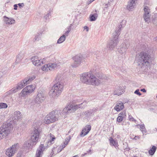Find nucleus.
<instances>
[{"mask_svg":"<svg viewBox=\"0 0 157 157\" xmlns=\"http://www.w3.org/2000/svg\"><path fill=\"white\" fill-rule=\"evenodd\" d=\"M12 124L7 123L3 124L0 128V139H1L8 135L10 131L12 129Z\"/></svg>","mask_w":157,"mask_h":157,"instance_id":"8","label":"nucleus"},{"mask_svg":"<svg viewBox=\"0 0 157 157\" xmlns=\"http://www.w3.org/2000/svg\"><path fill=\"white\" fill-rule=\"evenodd\" d=\"M87 154V153H85L84 154H82L81 155H82V156H84L85 155H86Z\"/></svg>","mask_w":157,"mask_h":157,"instance_id":"61","label":"nucleus"},{"mask_svg":"<svg viewBox=\"0 0 157 157\" xmlns=\"http://www.w3.org/2000/svg\"><path fill=\"white\" fill-rule=\"evenodd\" d=\"M72 24H71L70 26L69 27H67V29L68 30H69V31H70L71 30V27H72Z\"/></svg>","mask_w":157,"mask_h":157,"instance_id":"51","label":"nucleus"},{"mask_svg":"<svg viewBox=\"0 0 157 157\" xmlns=\"http://www.w3.org/2000/svg\"><path fill=\"white\" fill-rule=\"evenodd\" d=\"M118 115L121 116L122 117L124 118L126 116V112L124 111L121 112Z\"/></svg>","mask_w":157,"mask_h":157,"instance_id":"40","label":"nucleus"},{"mask_svg":"<svg viewBox=\"0 0 157 157\" xmlns=\"http://www.w3.org/2000/svg\"><path fill=\"white\" fill-rule=\"evenodd\" d=\"M91 129V126L90 125H86L82 130L81 132L80 136L81 137H83L87 134Z\"/></svg>","mask_w":157,"mask_h":157,"instance_id":"16","label":"nucleus"},{"mask_svg":"<svg viewBox=\"0 0 157 157\" xmlns=\"http://www.w3.org/2000/svg\"><path fill=\"white\" fill-rule=\"evenodd\" d=\"M123 118H124L122 117L121 116L118 115V117L117 118V121L118 122L120 123L122 121Z\"/></svg>","mask_w":157,"mask_h":157,"instance_id":"41","label":"nucleus"},{"mask_svg":"<svg viewBox=\"0 0 157 157\" xmlns=\"http://www.w3.org/2000/svg\"><path fill=\"white\" fill-rule=\"evenodd\" d=\"M96 75L100 79H103L105 78V76L104 75H102L101 74L99 75Z\"/></svg>","mask_w":157,"mask_h":157,"instance_id":"46","label":"nucleus"},{"mask_svg":"<svg viewBox=\"0 0 157 157\" xmlns=\"http://www.w3.org/2000/svg\"><path fill=\"white\" fill-rule=\"evenodd\" d=\"M83 57L82 55H77L73 57V59L74 60V63L72 65V67H78L81 62L82 61Z\"/></svg>","mask_w":157,"mask_h":157,"instance_id":"14","label":"nucleus"},{"mask_svg":"<svg viewBox=\"0 0 157 157\" xmlns=\"http://www.w3.org/2000/svg\"><path fill=\"white\" fill-rule=\"evenodd\" d=\"M109 140L110 145L114 146L116 149L118 147L117 142L116 140L113 139L111 137L109 138Z\"/></svg>","mask_w":157,"mask_h":157,"instance_id":"25","label":"nucleus"},{"mask_svg":"<svg viewBox=\"0 0 157 157\" xmlns=\"http://www.w3.org/2000/svg\"><path fill=\"white\" fill-rule=\"evenodd\" d=\"M153 40H157V36L156 37H155V38H154L153 39Z\"/></svg>","mask_w":157,"mask_h":157,"instance_id":"64","label":"nucleus"},{"mask_svg":"<svg viewBox=\"0 0 157 157\" xmlns=\"http://www.w3.org/2000/svg\"><path fill=\"white\" fill-rule=\"evenodd\" d=\"M4 22L8 25H12L15 22V20L12 18H9L6 16L3 17Z\"/></svg>","mask_w":157,"mask_h":157,"instance_id":"20","label":"nucleus"},{"mask_svg":"<svg viewBox=\"0 0 157 157\" xmlns=\"http://www.w3.org/2000/svg\"><path fill=\"white\" fill-rule=\"evenodd\" d=\"M19 144L18 143H15L11 146L10 148L12 149L13 150V152H14L15 153L16 151L19 149Z\"/></svg>","mask_w":157,"mask_h":157,"instance_id":"30","label":"nucleus"},{"mask_svg":"<svg viewBox=\"0 0 157 157\" xmlns=\"http://www.w3.org/2000/svg\"><path fill=\"white\" fill-rule=\"evenodd\" d=\"M81 81L87 84L98 85L100 81L92 74V71L82 74L80 76Z\"/></svg>","mask_w":157,"mask_h":157,"instance_id":"1","label":"nucleus"},{"mask_svg":"<svg viewBox=\"0 0 157 157\" xmlns=\"http://www.w3.org/2000/svg\"><path fill=\"white\" fill-rule=\"evenodd\" d=\"M135 59L139 66H147L151 61L150 55L148 53L144 52L137 54L136 56Z\"/></svg>","mask_w":157,"mask_h":157,"instance_id":"4","label":"nucleus"},{"mask_svg":"<svg viewBox=\"0 0 157 157\" xmlns=\"http://www.w3.org/2000/svg\"><path fill=\"white\" fill-rule=\"evenodd\" d=\"M71 139V136H70L69 137V138L68 139L67 138V140L65 139V140H67V141L69 140V142Z\"/></svg>","mask_w":157,"mask_h":157,"instance_id":"59","label":"nucleus"},{"mask_svg":"<svg viewBox=\"0 0 157 157\" xmlns=\"http://www.w3.org/2000/svg\"><path fill=\"white\" fill-rule=\"evenodd\" d=\"M50 141L48 142V143H50L51 144H52L54 143V140L56 139L55 136L51 133L50 134Z\"/></svg>","mask_w":157,"mask_h":157,"instance_id":"36","label":"nucleus"},{"mask_svg":"<svg viewBox=\"0 0 157 157\" xmlns=\"http://www.w3.org/2000/svg\"><path fill=\"white\" fill-rule=\"evenodd\" d=\"M84 29L86 30V31L88 32L89 30V28L87 26H85L84 27Z\"/></svg>","mask_w":157,"mask_h":157,"instance_id":"53","label":"nucleus"},{"mask_svg":"<svg viewBox=\"0 0 157 157\" xmlns=\"http://www.w3.org/2000/svg\"><path fill=\"white\" fill-rule=\"evenodd\" d=\"M140 91L144 93H145L146 92V90L144 88L141 89Z\"/></svg>","mask_w":157,"mask_h":157,"instance_id":"56","label":"nucleus"},{"mask_svg":"<svg viewBox=\"0 0 157 157\" xmlns=\"http://www.w3.org/2000/svg\"><path fill=\"white\" fill-rule=\"evenodd\" d=\"M61 64V63L59 61H56L53 63H49L44 65L42 67L41 69L42 71H52L55 68H60Z\"/></svg>","mask_w":157,"mask_h":157,"instance_id":"9","label":"nucleus"},{"mask_svg":"<svg viewBox=\"0 0 157 157\" xmlns=\"http://www.w3.org/2000/svg\"><path fill=\"white\" fill-rule=\"evenodd\" d=\"M40 130L37 128H35L33 132V134L32 135L30 140L26 141L24 143L23 147L26 149H32L33 146L36 145L38 142Z\"/></svg>","mask_w":157,"mask_h":157,"instance_id":"2","label":"nucleus"},{"mask_svg":"<svg viewBox=\"0 0 157 157\" xmlns=\"http://www.w3.org/2000/svg\"><path fill=\"white\" fill-rule=\"evenodd\" d=\"M24 55L22 52L20 53L17 56V59L15 62L16 64L20 62L21 60L23 58Z\"/></svg>","mask_w":157,"mask_h":157,"instance_id":"27","label":"nucleus"},{"mask_svg":"<svg viewBox=\"0 0 157 157\" xmlns=\"http://www.w3.org/2000/svg\"><path fill=\"white\" fill-rule=\"evenodd\" d=\"M124 92V87L120 86L117 87V89L114 92V95H121Z\"/></svg>","mask_w":157,"mask_h":157,"instance_id":"19","label":"nucleus"},{"mask_svg":"<svg viewBox=\"0 0 157 157\" xmlns=\"http://www.w3.org/2000/svg\"><path fill=\"white\" fill-rule=\"evenodd\" d=\"M69 142V140H66L65 141H64L63 144H62L61 146L60 147H61V148H62V146H65V147H66V145L68 144V143Z\"/></svg>","mask_w":157,"mask_h":157,"instance_id":"42","label":"nucleus"},{"mask_svg":"<svg viewBox=\"0 0 157 157\" xmlns=\"http://www.w3.org/2000/svg\"><path fill=\"white\" fill-rule=\"evenodd\" d=\"M139 125L140 126V130L143 133H146L147 131L144 125V124H139Z\"/></svg>","mask_w":157,"mask_h":157,"instance_id":"35","label":"nucleus"},{"mask_svg":"<svg viewBox=\"0 0 157 157\" xmlns=\"http://www.w3.org/2000/svg\"><path fill=\"white\" fill-rule=\"evenodd\" d=\"M13 150L10 148H8L6 150V156H3L2 157H11L13 156L15 153L14 152H13Z\"/></svg>","mask_w":157,"mask_h":157,"instance_id":"21","label":"nucleus"},{"mask_svg":"<svg viewBox=\"0 0 157 157\" xmlns=\"http://www.w3.org/2000/svg\"><path fill=\"white\" fill-rule=\"evenodd\" d=\"M18 91V90L16 87H13L11 90H9V91L6 92L5 94L6 95H8L12 94L15 93H16Z\"/></svg>","mask_w":157,"mask_h":157,"instance_id":"28","label":"nucleus"},{"mask_svg":"<svg viewBox=\"0 0 157 157\" xmlns=\"http://www.w3.org/2000/svg\"><path fill=\"white\" fill-rule=\"evenodd\" d=\"M152 22L155 25H157V14H155L154 16L153 17Z\"/></svg>","mask_w":157,"mask_h":157,"instance_id":"37","label":"nucleus"},{"mask_svg":"<svg viewBox=\"0 0 157 157\" xmlns=\"http://www.w3.org/2000/svg\"><path fill=\"white\" fill-rule=\"evenodd\" d=\"M65 148V146H62V148L61 147H60L57 150V152L59 153L64 148Z\"/></svg>","mask_w":157,"mask_h":157,"instance_id":"47","label":"nucleus"},{"mask_svg":"<svg viewBox=\"0 0 157 157\" xmlns=\"http://www.w3.org/2000/svg\"><path fill=\"white\" fill-rule=\"evenodd\" d=\"M91 2H90V1H87L86 2V4L89 5L90 3Z\"/></svg>","mask_w":157,"mask_h":157,"instance_id":"58","label":"nucleus"},{"mask_svg":"<svg viewBox=\"0 0 157 157\" xmlns=\"http://www.w3.org/2000/svg\"><path fill=\"white\" fill-rule=\"evenodd\" d=\"M148 110L149 111H153L154 110V109L153 108H150L148 109Z\"/></svg>","mask_w":157,"mask_h":157,"instance_id":"57","label":"nucleus"},{"mask_svg":"<svg viewBox=\"0 0 157 157\" xmlns=\"http://www.w3.org/2000/svg\"><path fill=\"white\" fill-rule=\"evenodd\" d=\"M26 85H27L25 82L24 80V79L17 83L16 88L17 90H21Z\"/></svg>","mask_w":157,"mask_h":157,"instance_id":"24","label":"nucleus"},{"mask_svg":"<svg viewBox=\"0 0 157 157\" xmlns=\"http://www.w3.org/2000/svg\"><path fill=\"white\" fill-rule=\"evenodd\" d=\"M14 9L15 10H17V7H18L17 5L15 4L13 6Z\"/></svg>","mask_w":157,"mask_h":157,"instance_id":"55","label":"nucleus"},{"mask_svg":"<svg viewBox=\"0 0 157 157\" xmlns=\"http://www.w3.org/2000/svg\"><path fill=\"white\" fill-rule=\"evenodd\" d=\"M60 75H58L57 76L56 80L58 82L54 85L49 92L50 96L52 98H56L58 97L61 94L63 90V86L62 82H59V81L61 80Z\"/></svg>","mask_w":157,"mask_h":157,"instance_id":"3","label":"nucleus"},{"mask_svg":"<svg viewBox=\"0 0 157 157\" xmlns=\"http://www.w3.org/2000/svg\"><path fill=\"white\" fill-rule=\"evenodd\" d=\"M129 120L132 121H135L136 122V120L131 116L129 115Z\"/></svg>","mask_w":157,"mask_h":157,"instance_id":"43","label":"nucleus"},{"mask_svg":"<svg viewBox=\"0 0 157 157\" xmlns=\"http://www.w3.org/2000/svg\"><path fill=\"white\" fill-rule=\"evenodd\" d=\"M7 107V104L4 103H0V109L6 108Z\"/></svg>","mask_w":157,"mask_h":157,"instance_id":"39","label":"nucleus"},{"mask_svg":"<svg viewBox=\"0 0 157 157\" xmlns=\"http://www.w3.org/2000/svg\"><path fill=\"white\" fill-rule=\"evenodd\" d=\"M98 16L97 14L95 13L93 14H90V21H94L96 20Z\"/></svg>","mask_w":157,"mask_h":157,"instance_id":"33","label":"nucleus"},{"mask_svg":"<svg viewBox=\"0 0 157 157\" xmlns=\"http://www.w3.org/2000/svg\"><path fill=\"white\" fill-rule=\"evenodd\" d=\"M70 31H69V30H67V31H66L65 32L64 34L63 35H65V36H68V34L69 33H70Z\"/></svg>","mask_w":157,"mask_h":157,"instance_id":"50","label":"nucleus"},{"mask_svg":"<svg viewBox=\"0 0 157 157\" xmlns=\"http://www.w3.org/2000/svg\"><path fill=\"white\" fill-rule=\"evenodd\" d=\"M91 151V150H89L88 151H87V153H89Z\"/></svg>","mask_w":157,"mask_h":157,"instance_id":"62","label":"nucleus"},{"mask_svg":"<svg viewBox=\"0 0 157 157\" xmlns=\"http://www.w3.org/2000/svg\"><path fill=\"white\" fill-rule=\"evenodd\" d=\"M66 39V37L65 35H63L61 36L58 40L57 43L61 44Z\"/></svg>","mask_w":157,"mask_h":157,"instance_id":"32","label":"nucleus"},{"mask_svg":"<svg viewBox=\"0 0 157 157\" xmlns=\"http://www.w3.org/2000/svg\"><path fill=\"white\" fill-rule=\"evenodd\" d=\"M41 35L42 33H41L40 32L38 33L36 35L35 37L34 38V41H38L40 39Z\"/></svg>","mask_w":157,"mask_h":157,"instance_id":"34","label":"nucleus"},{"mask_svg":"<svg viewBox=\"0 0 157 157\" xmlns=\"http://www.w3.org/2000/svg\"><path fill=\"white\" fill-rule=\"evenodd\" d=\"M53 152H51V154L50 155V157H52V155H53Z\"/></svg>","mask_w":157,"mask_h":157,"instance_id":"60","label":"nucleus"},{"mask_svg":"<svg viewBox=\"0 0 157 157\" xmlns=\"http://www.w3.org/2000/svg\"><path fill=\"white\" fill-rule=\"evenodd\" d=\"M156 148L157 147L155 146H153L152 148L149 151V154L151 155H154L156 150Z\"/></svg>","mask_w":157,"mask_h":157,"instance_id":"31","label":"nucleus"},{"mask_svg":"<svg viewBox=\"0 0 157 157\" xmlns=\"http://www.w3.org/2000/svg\"><path fill=\"white\" fill-rule=\"evenodd\" d=\"M137 0H130L128 2L127 6V9L131 10L134 8L135 6V2Z\"/></svg>","mask_w":157,"mask_h":157,"instance_id":"18","label":"nucleus"},{"mask_svg":"<svg viewBox=\"0 0 157 157\" xmlns=\"http://www.w3.org/2000/svg\"><path fill=\"white\" fill-rule=\"evenodd\" d=\"M99 53V52L98 51H97L96 52H95L94 53V55L95 56V57H96V58L97 59H99V56H97L98 54Z\"/></svg>","mask_w":157,"mask_h":157,"instance_id":"48","label":"nucleus"},{"mask_svg":"<svg viewBox=\"0 0 157 157\" xmlns=\"http://www.w3.org/2000/svg\"><path fill=\"white\" fill-rule=\"evenodd\" d=\"M46 98L44 92L41 90L39 91L36 97L35 102L36 103L40 104Z\"/></svg>","mask_w":157,"mask_h":157,"instance_id":"11","label":"nucleus"},{"mask_svg":"<svg viewBox=\"0 0 157 157\" xmlns=\"http://www.w3.org/2000/svg\"><path fill=\"white\" fill-rule=\"evenodd\" d=\"M135 94H136L139 96H140L141 95V94L139 92V90L137 89L134 92Z\"/></svg>","mask_w":157,"mask_h":157,"instance_id":"45","label":"nucleus"},{"mask_svg":"<svg viewBox=\"0 0 157 157\" xmlns=\"http://www.w3.org/2000/svg\"><path fill=\"white\" fill-rule=\"evenodd\" d=\"M14 119L16 120H18L21 117V113L19 111H16L14 113Z\"/></svg>","mask_w":157,"mask_h":157,"instance_id":"29","label":"nucleus"},{"mask_svg":"<svg viewBox=\"0 0 157 157\" xmlns=\"http://www.w3.org/2000/svg\"><path fill=\"white\" fill-rule=\"evenodd\" d=\"M122 44H124V46L125 48L127 49L128 48L130 45V42L128 40H125L124 43H122Z\"/></svg>","mask_w":157,"mask_h":157,"instance_id":"38","label":"nucleus"},{"mask_svg":"<svg viewBox=\"0 0 157 157\" xmlns=\"http://www.w3.org/2000/svg\"><path fill=\"white\" fill-rule=\"evenodd\" d=\"M45 147L43 144H41L37 148L36 154V157H41L43 154Z\"/></svg>","mask_w":157,"mask_h":157,"instance_id":"15","label":"nucleus"},{"mask_svg":"<svg viewBox=\"0 0 157 157\" xmlns=\"http://www.w3.org/2000/svg\"><path fill=\"white\" fill-rule=\"evenodd\" d=\"M31 61L33 63L35 66H39L41 65V64H43L45 63V59L39 58L37 56L32 57L31 58Z\"/></svg>","mask_w":157,"mask_h":157,"instance_id":"13","label":"nucleus"},{"mask_svg":"<svg viewBox=\"0 0 157 157\" xmlns=\"http://www.w3.org/2000/svg\"><path fill=\"white\" fill-rule=\"evenodd\" d=\"M124 45V44H121L120 46V48L118 50L119 52L122 56L125 55L127 50V49L125 48Z\"/></svg>","mask_w":157,"mask_h":157,"instance_id":"23","label":"nucleus"},{"mask_svg":"<svg viewBox=\"0 0 157 157\" xmlns=\"http://www.w3.org/2000/svg\"><path fill=\"white\" fill-rule=\"evenodd\" d=\"M18 5L19 6V7L21 8V7H23L24 6V3H19L18 4Z\"/></svg>","mask_w":157,"mask_h":157,"instance_id":"49","label":"nucleus"},{"mask_svg":"<svg viewBox=\"0 0 157 157\" xmlns=\"http://www.w3.org/2000/svg\"><path fill=\"white\" fill-rule=\"evenodd\" d=\"M97 109L96 108H94L92 109H90L86 111L84 113L85 115L88 117L90 115H93L96 112Z\"/></svg>","mask_w":157,"mask_h":157,"instance_id":"22","label":"nucleus"},{"mask_svg":"<svg viewBox=\"0 0 157 157\" xmlns=\"http://www.w3.org/2000/svg\"><path fill=\"white\" fill-rule=\"evenodd\" d=\"M35 78V76L34 75L31 76H28L24 79L25 82L27 85L29 84L32 80L34 79Z\"/></svg>","mask_w":157,"mask_h":157,"instance_id":"26","label":"nucleus"},{"mask_svg":"<svg viewBox=\"0 0 157 157\" xmlns=\"http://www.w3.org/2000/svg\"><path fill=\"white\" fill-rule=\"evenodd\" d=\"M124 106L123 103L121 101L118 102L114 107V109L117 112L120 111L124 108Z\"/></svg>","mask_w":157,"mask_h":157,"instance_id":"17","label":"nucleus"},{"mask_svg":"<svg viewBox=\"0 0 157 157\" xmlns=\"http://www.w3.org/2000/svg\"><path fill=\"white\" fill-rule=\"evenodd\" d=\"M140 136H136L134 138V139L136 140H137V139H140Z\"/></svg>","mask_w":157,"mask_h":157,"instance_id":"54","label":"nucleus"},{"mask_svg":"<svg viewBox=\"0 0 157 157\" xmlns=\"http://www.w3.org/2000/svg\"><path fill=\"white\" fill-rule=\"evenodd\" d=\"M123 28V24L121 23L118 28H116L115 32L113 33V39L107 45V47L110 50H113L117 45L119 43L118 36L120 35L122 29Z\"/></svg>","mask_w":157,"mask_h":157,"instance_id":"5","label":"nucleus"},{"mask_svg":"<svg viewBox=\"0 0 157 157\" xmlns=\"http://www.w3.org/2000/svg\"><path fill=\"white\" fill-rule=\"evenodd\" d=\"M110 2H109L107 4H105V6H107V7H106L105 8H107L108 7L110 6Z\"/></svg>","mask_w":157,"mask_h":157,"instance_id":"52","label":"nucleus"},{"mask_svg":"<svg viewBox=\"0 0 157 157\" xmlns=\"http://www.w3.org/2000/svg\"><path fill=\"white\" fill-rule=\"evenodd\" d=\"M35 89V87L34 86L31 85H28L22 90L19 95L21 97H26L27 95L33 92Z\"/></svg>","mask_w":157,"mask_h":157,"instance_id":"10","label":"nucleus"},{"mask_svg":"<svg viewBox=\"0 0 157 157\" xmlns=\"http://www.w3.org/2000/svg\"><path fill=\"white\" fill-rule=\"evenodd\" d=\"M50 17H51V13L50 12H49L47 14L44 16V18L46 20H47Z\"/></svg>","mask_w":157,"mask_h":157,"instance_id":"44","label":"nucleus"},{"mask_svg":"<svg viewBox=\"0 0 157 157\" xmlns=\"http://www.w3.org/2000/svg\"><path fill=\"white\" fill-rule=\"evenodd\" d=\"M78 157V155H76L74 156H72V157Z\"/></svg>","mask_w":157,"mask_h":157,"instance_id":"63","label":"nucleus"},{"mask_svg":"<svg viewBox=\"0 0 157 157\" xmlns=\"http://www.w3.org/2000/svg\"><path fill=\"white\" fill-rule=\"evenodd\" d=\"M61 115V110H55L49 113L44 118V122L50 124L57 121Z\"/></svg>","mask_w":157,"mask_h":157,"instance_id":"7","label":"nucleus"},{"mask_svg":"<svg viewBox=\"0 0 157 157\" xmlns=\"http://www.w3.org/2000/svg\"><path fill=\"white\" fill-rule=\"evenodd\" d=\"M144 13L143 15L144 20L145 22L149 23L151 21L150 19V9L148 7L145 6L144 8Z\"/></svg>","mask_w":157,"mask_h":157,"instance_id":"12","label":"nucleus"},{"mask_svg":"<svg viewBox=\"0 0 157 157\" xmlns=\"http://www.w3.org/2000/svg\"><path fill=\"white\" fill-rule=\"evenodd\" d=\"M86 104V102L85 101L78 105H75L73 104L70 103L63 109L62 113L63 114H68L71 112H75L78 108H84Z\"/></svg>","mask_w":157,"mask_h":157,"instance_id":"6","label":"nucleus"}]
</instances>
